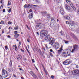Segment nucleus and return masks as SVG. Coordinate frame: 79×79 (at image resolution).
<instances>
[{"label": "nucleus", "mask_w": 79, "mask_h": 79, "mask_svg": "<svg viewBox=\"0 0 79 79\" xmlns=\"http://www.w3.org/2000/svg\"><path fill=\"white\" fill-rule=\"evenodd\" d=\"M43 25V24L41 23H39L38 25L36 26V28L37 29H41V28H42V26Z\"/></svg>", "instance_id": "7"}, {"label": "nucleus", "mask_w": 79, "mask_h": 79, "mask_svg": "<svg viewBox=\"0 0 79 79\" xmlns=\"http://www.w3.org/2000/svg\"><path fill=\"white\" fill-rule=\"evenodd\" d=\"M49 44L52 45H53V44L55 42V40L54 38H51L49 39Z\"/></svg>", "instance_id": "3"}, {"label": "nucleus", "mask_w": 79, "mask_h": 79, "mask_svg": "<svg viewBox=\"0 0 79 79\" xmlns=\"http://www.w3.org/2000/svg\"><path fill=\"white\" fill-rule=\"evenodd\" d=\"M27 41L28 42H30V40L29 39H27Z\"/></svg>", "instance_id": "41"}, {"label": "nucleus", "mask_w": 79, "mask_h": 79, "mask_svg": "<svg viewBox=\"0 0 79 79\" xmlns=\"http://www.w3.org/2000/svg\"><path fill=\"white\" fill-rule=\"evenodd\" d=\"M41 13H42V15H46V14H47V12L46 11L42 12Z\"/></svg>", "instance_id": "20"}, {"label": "nucleus", "mask_w": 79, "mask_h": 79, "mask_svg": "<svg viewBox=\"0 0 79 79\" xmlns=\"http://www.w3.org/2000/svg\"><path fill=\"white\" fill-rule=\"evenodd\" d=\"M17 33H18V31H15L14 32V33L15 34H17Z\"/></svg>", "instance_id": "39"}, {"label": "nucleus", "mask_w": 79, "mask_h": 79, "mask_svg": "<svg viewBox=\"0 0 79 79\" xmlns=\"http://www.w3.org/2000/svg\"><path fill=\"white\" fill-rule=\"evenodd\" d=\"M50 52H53V50H52V49H50Z\"/></svg>", "instance_id": "51"}, {"label": "nucleus", "mask_w": 79, "mask_h": 79, "mask_svg": "<svg viewBox=\"0 0 79 79\" xmlns=\"http://www.w3.org/2000/svg\"><path fill=\"white\" fill-rule=\"evenodd\" d=\"M30 13L32 12V9H30Z\"/></svg>", "instance_id": "48"}, {"label": "nucleus", "mask_w": 79, "mask_h": 79, "mask_svg": "<svg viewBox=\"0 0 79 79\" xmlns=\"http://www.w3.org/2000/svg\"><path fill=\"white\" fill-rule=\"evenodd\" d=\"M23 60H24L25 61H26V60H26V58L25 57H24L23 58Z\"/></svg>", "instance_id": "45"}, {"label": "nucleus", "mask_w": 79, "mask_h": 79, "mask_svg": "<svg viewBox=\"0 0 79 79\" xmlns=\"http://www.w3.org/2000/svg\"><path fill=\"white\" fill-rule=\"evenodd\" d=\"M73 48L74 49H75V50H76V49H79V46L76 44H75Z\"/></svg>", "instance_id": "12"}, {"label": "nucleus", "mask_w": 79, "mask_h": 79, "mask_svg": "<svg viewBox=\"0 0 79 79\" xmlns=\"http://www.w3.org/2000/svg\"><path fill=\"white\" fill-rule=\"evenodd\" d=\"M21 78L22 79H24V78L23 77H21Z\"/></svg>", "instance_id": "64"}, {"label": "nucleus", "mask_w": 79, "mask_h": 79, "mask_svg": "<svg viewBox=\"0 0 79 79\" xmlns=\"http://www.w3.org/2000/svg\"><path fill=\"white\" fill-rule=\"evenodd\" d=\"M0 23L1 24H4V21L2 20L1 21V23Z\"/></svg>", "instance_id": "27"}, {"label": "nucleus", "mask_w": 79, "mask_h": 79, "mask_svg": "<svg viewBox=\"0 0 79 79\" xmlns=\"http://www.w3.org/2000/svg\"><path fill=\"white\" fill-rule=\"evenodd\" d=\"M5 9H3V12L4 13V12H5Z\"/></svg>", "instance_id": "58"}, {"label": "nucleus", "mask_w": 79, "mask_h": 79, "mask_svg": "<svg viewBox=\"0 0 79 79\" xmlns=\"http://www.w3.org/2000/svg\"><path fill=\"white\" fill-rule=\"evenodd\" d=\"M8 38H11V36L10 35H8Z\"/></svg>", "instance_id": "53"}, {"label": "nucleus", "mask_w": 79, "mask_h": 79, "mask_svg": "<svg viewBox=\"0 0 79 79\" xmlns=\"http://www.w3.org/2000/svg\"><path fill=\"white\" fill-rule=\"evenodd\" d=\"M76 68H79V66L76 65Z\"/></svg>", "instance_id": "55"}, {"label": "nucleus", "mask_w": 79, "mask_h": 79, "mask_svg": "<svg viewBox=\"0 0 79 79\" xmlns=\"http://www.w3.org/2000/svg\"><path fill=\"white\" fill-rule=\"evenodd\" d=\"M19 57L20 59H22V56H19Z\"/></svg>", "instance_id": "42"}, {"label": "nucleus", "mask_w": 79, "mask_h": 79, "mask_svg": "<svg viewBox=\"0 0 79 79\" xmlns=\"http://www.w3.org/2000/svg\"><path fill=\"white\" fill-rule=\"evenodd\" d=\"M29 18L30 19H31V18H33V14H30L29 15Z\"/></svg>", "instance_id": "15"}, {"label": "nucleus", "mask_w": 79, "mask_h": 79, "mask_svg": "<svg viewBox=\"0 0 79 79\" xmlns=\"http://www.w3.org/2000/svg\"><path fill=\"white\" fill-rule=\"evenodd\" d=\"M62 0H56V2L57 3H60L61 2Z\"/></svg>", "instance_id": "21"}, {"label": "nucleus", "mask_w": 79, "mask_h": 79, "mask_svg": "<svg viewBox=\"0 0 79 79\" xmlns=\"http://www.w3.org/2000/svg\"><path fill=\"white\" fill-rule=\"evenodd\" d=\"M67 50H64L63 51V56H64V55H66V53H67Z\"/></svg>", "instance_id": "16"}, {"label": "nucleus", "mask_w": 79, "mask_h": 79, "mask_svg": "<svg viewBox=\"0 0 79 79\" xmlns=\"http://www.w3.org/2000/svg\"><path fill=\"white\" fill-rule=\"evenodd\" d=\"M71 63V61L69 60H67L63 62V64L64 65H67L68 64H69Z\"/></svg>", "instance_id": "6"}, {"label": "nucleus", "mask_w": 79, "mask_h": 79, "mask_svg": "<svg viewBox=\"0 0 79 79\" xmlns=\"http://www.w3.org/2000/svg\"><path fill=\"white\" fill-rule=\"evenodd\" d=\"M32 61L33 63H34L35 62V61H34V59L32 60Z\"/></svg>", "instance_id": "50"}, {"label": "nucleus", "mask_w": 79, "mask_h": 79, "mask_svg": "<svg viewBox=\"0 0 79 79\" xmlns=\"http://www.w3.org/2000/svg\"><path fill=\"white\" fill-rule=\"evenodd\" d=\"M32 6H36L35 5H33Z\"/></svg>", "instance_id": "63"}, {"label": "nucleus", "mask_w": 79, "mask_h": 79, "mask_svg": "<svg viewBox=\"0 0 79 79\" xmlns=\"http://www.w3.org/2000/svg\"><path fill=\"white\" fill-rule=\"evenodd\" d=\"M36 34H37V35H39V32H36Z\"/></svg>", "instance_id": "62"}, {"label": "nucleus", "mask_w": 79, "mask_h": 79, "mask_svg": "<svg viewBox=\"0 0 79 79\" xmlns=\"http://www.w3.org/2000/svg\"><path fill=\"white\" fill-rule=\"evenodd\" d=\"M62 50V47H61L60 48L59 50H58V53H61Z\"/></svg>", "instance_id": "18"}, {"label": "nucleus", "mask_w": 79, "mask_h": 79, "mask_svg": "<svg viewBox=\"0 0 79 79\" xmlns=\"http://www.w3.org/2000/svg\"><path fill=\"white\" fill-rule=\"evenodd\" d=\"M51 78H53V77H54V76H53V75H52L51 76Z\"/></svg>", "instance_id": "49"}, {"label": "nucleus", "mask_w": 79, "mask_h": 79, "mask_svg": "<svg viewBox=\"0 0 79 79\" xmlns=\"http://www.w3.org/2000/svg\"><path fill=\"white\" fill-rule=\"evenodd\" d=\"M72 73L73 75L75 76H77L79 74V70H75L72 72Z\"/></svg>", "instance_id": "4"}, {"label": "nucleus", "mask_w": 79, "mask_h": 79, "mask_svg": "<svg viewBox=\"0 0 79 79\" xmlns=\"http://www.w3.org/2000/svg\"><path fill=\"white\" fill-rule=\"evenodd\" d=\"M74 10V11H76V8H74L73 9Z\"/></svg>", "instance_id": "61"}, {"label": "nucleus", "mask_w": 79, "mask_h": 79, "mask_svg": "<svg viewBox=\"0 0 79 79\" xmlns=\"http://www.w3.org/2000/svg\"><path fill=\"white\" fill-rule=\"evenodd\" d=\"M50 55L51 56H52V57L53 56V55L52 54V53L51 52L50 53Z\"/></svg>", "instance_id": "34"}, {"label": "nucleus", "mask_w": 79, "mask_h": 79, "mask_svg": "<svg viewBox=\"0 0 79 79\" xmlns=\"http://www.w3.org/2000/svg\"><path fill=\"white\" fill-rule=\"evenodd\" d=\"M0 79H3V78L2 77V76L0 75Z\"/></svg>", "instance_id": "43"}, {"label": "nucleus", "mask_w": 79, "mask_h": 79, "mask_svg": "<svg viewBox=\"0 0 79 79\" xmlns=\"http://www.w3.org/2000/svg\"><path fill=\"white\" fill-rule=\"evenodd\" d=\"M43 50H44V51H45V48H43Z\"/></svg>", "instance_id": "54"}, {"label": "nucleus", "mask_w": 79, "mask_h": 79, "mask_svg": "<svg viewBox=\"0 0 79 79\" xmlns=\"http://www.w3.org/2000/svg\"><path fill=\"white\" fill-rule=\"evenodd\" d=\"M2 76L3 77H6L8 76L7 71L3 69L2 71Z\"/></svg>", "instance_id": "2"}, {"label": "nucleus", "mask_w": 79, "mask_h": 79, "mask_svg": "<svg viewBox=\"0 0 79 79\" xmlns=\"http://www.w3.org/2000/svg\"><path fill=\"white\" fill-rule=\"evenodd\" d=\"M35 1H36L38 3H40V0H35Z\"/></svg>", "instance_id": "29"}, {"label": "nucleus", "mask_w": 79, "mask_h": 79, "mask_svg": "<svg viewBox=\"0 0 79 79\" xmlns=\"http://www.w3.org/2000/svg\"><path fill=\"white\" fill-rule=\"evenodd\" d=\"M66 2L68 4H70V5H71V0H66Z\"/></svg>", "instance_id": "14"}, {"label": "nucleus", "mask_w": 79, "mask_h": 79, "mask_svg": "<svg viewBox=\"0 0 79 79\" xmlns=\"http://www.w3.org/2000/svg\"><path fill=\"white\" fill-rule=\"evenodd\" d=\"M66 19H70V17L68 16H67L66 18Z\"/></svg>", "instance_id": "28"}, {"label": "nucleus", "mask_w": 79, "mask_h": 79, "mask_svg": "<svg viewBox=\"0 0 79 79\" xmlns=\"http://www.w3.org/2000/svg\"><path fill=\"white\" fill-rule=\"evenodd\" d=\"M15 36L16 37H18L19 36V35L18 34H15Z\"/></svg>", "instance_id": "22"}, {"label": "nucleus", "mask_w": 79, "mask_h": 79, "mask_svg": "<svg viewBox=\"0 0 79 79\" xmlns=\"http://www.w3.org/2000/svg\"><path fill=\"white\" fill-rule=\"evenodd\" d=\"M73 36L74 37V38L75 39H77V37H76V36H75V35H73Z\"/></svg>", "instance_id": "30"}, {"label": "nucleus", "mask_w": 79, "mask_h": 79, "mask_svg": "<svg viewBox=\"0 0 79 79\" xmlns=\"http://www.w3.org/2000/svg\"><path fill=\"white\" fill-rule=\"evenodd\" d=\"M27 51L28 52V53H30V52H29V50H28V49H27Z\"/></svg>", "instance_id": "59"}, {"label": "nucleus", "mask_w": 79, "mask_h": 79, "mask_svg": "<svg viewBox=\"0 0 79 79\" xmlns=\"http://www.w3.org/2000/svg\"><path fill=\"white\" fill-rule=\"evenodd\" d=\"M76 50V49H74V48L72 50L71 52H72V53H73V52H74V50Z\"/></svg>", "instance_id": "40"}, {"label": "nucleus", "mask_w": 79, "mask_h": 79, "mask_svg": "<svg viewBox=\"0 0 79 79\" xmlns=\"http://www.w3.org/2000/svg\"><path fill=\"white\" fill-rule=\"evenodd\" d=\"M65 7L67 9V10H71V8H70V7L66 4L65 5Z\"/></svg>", "instance_id": "11"}, {"label": "nucleus", "mask_w": 79, "mask_h": 79, "mask_svg": "<svg viewBox=\"0 0 79 79\" xmlns=\"http://www.w3.org/2000/svg\"><path fill=\"white\" fill-rule=\"evenodd\" d=\"M12 23L11 22H9L8 24H12Z\"/></svg>", "instance_id": "37"}, {"label": "nucleus", "mask_w": 79, "mask_h": 79, "mask_svg": "<svg viewBox=\"0 0 79 79\" xmlns=\"http://www.w3.org/2000/svg\"><path fill=\"white\" fill-rule=\"evenodd\" d=\"M60 13H61V15H63L64 13V10L62 8L60 9Z\"/></svg>", "instance_id": "13"}, {"label": "nucleus", "mask_w": 79, "mask_h": 79, "mask_svg": "<svg viewBox=\"0 0 79 79\" xmlns=\"http://www.w3.org/2000/svg\"><path fill=\"white\" fill-rule=\"evenodd\" d=\"M13 76H14V77H15V78H16V77H16V76L15 74H13Z\"/></svg>", "instance_id": "38"}, {"label": "nucleus", "mask_w": 79, "mask_h": 79, "mask_svg": "<svg viewBox=\"0 0 79 79\" xmlns=\"http://www.w3.org/2000/svg\"><path fill=\"white\" fill-rule=\"evenodd\" d=\"M11 8L8 11V13H10V12H11Z\"/></svg>", "instance_id": "33"}, {"label": "nucleus", "mask_w": 79, "mask_h": 79, "mask_svg": "<svg viewBox=\"0 0 79 79\" xmlns=\"http://www.w3.org/2000/svg\"><path fill=\"white\" fill-rule=\"evenodd\" d=\"M21 42H19V47L20 45H21Z\"/></svg>", "instance_id": "36"}, {"label": "nucleus", "mask_w": 79, "mask_h": 79, "mask_svg": "<svg viewBox=\"0 0 79 79\" xmlns=\"http://www.w3.org/2000/svg\"><path fill=\"white\" fill-rule=\"evenodd\" d=\"M27 28L28 29H30L29 28V27H28V26L27 25Z\"/></svg>", "instance_id": "52"}, {"label": "nucleus", "mask_w": 79, "mask_h": 79, "mask_svg": "<svg viewBox=\"0 0 79 79\" xmlns=\"http://www.w3.org/2000/svg\"><path fill=\"white\" fill-rule=\"evenodd\" d=\"M32 5H33L31 4H28L27 5L28 8H31V7H32Z\"/></svg>", "instance_id": "17"}, {"label": "nucleus", "mask_w": 79, "mask_h": 79, "mask_svg": "<svg viewBox=\"0 0 79 79\" xmlns=\"http://www.w3.org/2000/svg\"><path fill=\"white\" fill-rule=\"evenodd\" d=\"M45 28H44L40 32L41 37L43 38L44 37H45L47 35V31L45 30Z\"/></svg>", "instance_id": "1"}, {"label": "nucleus", "mask_w": 79, "mask_h": 79, "mask_svg": "<svg viewBox=\"0 0 79 79\" xmlns=\"http://www.w3.org/2000/svg\"><path fill=\"white\" fill-rule=\"evenodd\" d=\"M69 42H68V41H65V44H68Z\"/></svg>", "instance_id": "44"}, {"label": "nucleus", "mask_w": 79, "mask_h": 79, "mask_svg": "<svg viewBox=\"0 0 79 79\" xmlns=\"http://www.w3.org/2000/svg\"><path fill=\"white\" fill-rule=\"evenodd\" d=\"M45 47H46V48H48V47H47V44H46L45 45Z\"/></svg>", "instance_id": "57"}, {"label": "nucleus", "mask_w": 79, "mask_h": 79, "mask_svg": "<svg viewBox=\"0 0 79 79\" xmlns=\"http://www.w3.org/2000/svg\"><path fill=\"white\" fill-rule=\"evenodd\" d=\"M14 29L15 30H18V26H17L14 27Z\"/></svg>", "instance_id": "23"}, {"label": "nucleus", "mask_w": 79, "mask_h": 79, "mask_svg": "<svg viewBox=\"0 0 79 79\" xmlns=\"http://www.w3.org/2000/svg\"><path fill=\"white\" fill-rule=\"evenodd\" d=\"M24 8H28V6H27V4H26L24 6Z\"/></svg>", "instance_id": "26"}, {"label": "nucleus", "mask_w": 79, "mask_h": 79, "mask_svg": "<svg viewBox=\"0 0 79 79\" xmlns=\"http://www.w3.org/2000/svg\"><path fill=\"white\" fill-rule=\"evenodd\" d=\"M53 20H54L53 18H52L51 19V21H53Z\"/></svg>", "instance_id": "47"}, {"label": "nucleus", "mask_w": 79, "mask_h": 79, "mask_svg": "<svg viewBox=\"0 0 79 79\" xmlns=\"http://www.w3.org/2000/svg\"><path fill=\"white\" fill-rule=\"evenodd\" d=\"M11 2L10 1H8V4H7L8 6H9V5H11Z\"/></svg>", "instance_id": "24"}, {"label": "nucleus", "mask_w": 79, "mask_h": 79, "mask_svg": "<svg viewBox=\"0 0 79 79\" xmlns=\"http://www.w3.org/2000/svg\"><path fill=\"white\" fill-rule=\"evenodd\" d=\"M50 35H48L47 36H45L43 38H44L45 40H47L48 39L49 40H50Z\"/></svg>", "instance_id": "10"}, {"label": "nucleus", "mask_w": 79, "mask_h": 79, "mask_svg": "<svg viewBox=\"0 0 79 79\" xmlns=\"http://www.w3.org/2000/svg\"><path fill=\"white\" fill-rule=\"evenodd\" d=\"M29 73L30 74H31V76H32L34 73L32 72V71L30 72Z\"/></svg>", "instance_id": "25"}, {"label": "nucleus", "mask_w": 79, "mask_h": 79, "mask_svg": "<svg viewBox=\"0 0 79 79\" xmlns=\"http://www.w3.org/2000/svg\"><path fill=\"white\" fill-rule=\"evenodd\" d=\"M69 26L71 29H73L74 28L75 26H74V22L72 21H69Z\"/></svg>", "instance_id": "5"}, {"label": "nucleus", "mask_w": 79, "mask_h": 79, "mask_svg": "<svg viewBox=\"0 0 79 79\" xmlns=\"http://www.w3.org/2000/svg\"><path fill=\"white\" fill-rule=\"evenodd\" d=\"M66 23L67 24H70L69 21V22L68 21H67L66 22Z\"/></svg>", "instance_id": "31"}, {"label": "nucleus", "mask_w": 79, "mask_h": 79, "mask_svg": "<svg viewBox=\"0 0 79 79\" xmlns=\"http://www.w3.org/2000/svg\"><path fill=\"white\" fill-rule=\"evenodd\" d=\"M77 13H79V8L78 10Z\"/></svg>", "instance_id": "60"}, {"label": "nucleus", "mask_w": 79, "mask_h": 79, "mask_svg": "<svg viewBox=\"0 0 79 79\" xmlns=\"http://www.w3.org/2000/svg\"><path fill=\"white\" fill-rule=\"evenodd\" d=\"M54 47H55L56 48H60V44L57 42L55 43L54 45Z\"/></svg>", "instance_id": "8"}, {"label": "nucleus", "mask_w": 79, "mask_h": 79, "mask_svg": "<svg viewBox=\"0 0 79 79\" xmlns=\"http://www.w3.org/2000/svg\"><path fill=\"white\" fill-rule=\"evenodd\" d=\"M71 51L69 50V51L67 52V54L66 55H64V57H66L67 56H69V54H70V52Z\"/></svg>", "instance_id": "9"}, {"label": "nucleus", "mask_w": 79, "mask_h": 79, "mask_svg": "<svg viewBox=\"0 0 79 79\" xmlns=\"http://www.w3.org/2000/svg\"><path fill=\"white\" fill-rule=\"evenodd\" d=\"M32 76L33 77H34V78H36L37 77V76H36V75H35V73H34Z\"/></svg>", "instance_id": "19"}, {"label": "nucleus", "mask_w": 79, "mask_h": 79, "mask_svg": "<svg viewBox=\"0 0 79 79\" xmlns=\"http://www.w3.org/2000/svg\"><path fill=\"white\" fill-rule=\"evenodd\" d=\"M8 71L9 72H11V69H8Z\"/></svg>", "instance_id": "32"}, {"label": "nucleus", "mask_w": 79, "mask_h": 79, "mask_svg": "<svg viewBox=\"0 0 79 79\" xmlns=\"http://www.w3.org/2000/svg\"><path fill=\"white\" fill-rule=\"evenodd\" d=\"M5 49L6 50H8V47H7V46H6L5 47Z\"/></svg>", "instance_id": "35"}, {"label": "nucleus", "mask_w": 79, "mask_h": 79, "mask_svg": "<svg viewBox=\"0 0 79 79\" xmlns=\"http://www.w3.org/2000/svg\"><path fill=\"white\" fill-rule=\"evenodd\" d=\"M21 52H24V50H22V49H21Z\"/></svg>", "instance_id": "46"}, {"label": "nucleus", "mask_w": 79, "mask_h": 79, "mask_svg": "<svg viewBox=\"0 0 79 79\" xmlns=\"http://www.w3.org/2000/svg\"><path fill=\"white\" fill-rule=\"evenodd\" d=\"M15 50H16V48H17V47H16V45H15Z\"/></svg>", "instance_id": "56"}]
</instances>
